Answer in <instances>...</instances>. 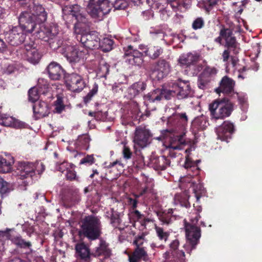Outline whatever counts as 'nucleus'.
<instances>
[{"label":"nucleus","instance_id":"1","mask_svg":"<svg viewBox=\"0 0 262 262\" xmlns=\"http://www.w3.org/2000/svg\"><path fill=\"white\" fill-rule=\"evenodd\" d=\"M201 185L196 186L193 189V192L196 199V203L193 204V207L197 211L194 219L191 220V223L185 222V229L187 244L191 247V249H195L196 245L199 243L201 237V229L195 224L201 218L200 213L202 210V206L200 205V199L202 196Z\"/></svg>","mask_w":262,"mask_h":262},{"label":"nucleus","instance_id":"2","mask_svg":"<svg viewBox=\"0 0 262 262\" xmlns=\"http://www.w3.org/2000/svg\"><path fill=\"white\" fill-rule=\"evenodd\" d=\"M126 0H116L114 4L108 0H89L87 12L94 18L101 20L110 13L113 7L115 9H124L127 7Z\"/></svg>","mask_w":262,"mask_h":262},{"label":"nucleus","instance_id":"3","mask_svg":"<svg viewBox=\"0 0 262 262\" xmlns=\"http://www.w3.org/2000/svg\"><path fill=\"white\" fill-rule=\"evenodd\" d=\"M101 229L102 225L99 219L94 215H88L83 220L78 235L80 237H86L91 241H94L100 236Z\"/></svg>","mask_w":262,"mask_h":262},{"label":"nucleus","instance_id":"4","mask_svg":"<svg viewBox=\"0 0 262 262\" xmlns=\"http://www.w3.org/2000/svg\"><path fill=\"white\" fill-rule=\"evenodd\" d=\"M64 19L74 18V30L76 33L79 34L81 29L89 26L88 15L84 9L78 5L66 6L62 9Z\"/></svg>","mask_w":262,"mask_h":262},{"label":"nucleus","instance_id":"5","mask_svg":"<svg viewBox=\"0 0 262 262\" xmlns=\"http://www.w3.org/2000/svg\"><path fill=\"white\" fill-rule=\"evenodd\" d=\"M234 104L228 98L214 100L209 105L211 117L215 119H224L230 116L233 111Z\"/></svg>","mask_w":262,"mask_h":262},{"label":"nucleus","instance_id":"6","mask_svg":"<svg viewBox=\"0 0 262 262\" xmlns=\"http://www.w3.org/2000/svg\"><path fill=\"white\" fill-rule=\"evenodd\" d=\"M199 60V55L188 53L181 55L178 61L181 67L185 68L187 74L194 75L202 69V65L198 64Z\"/></svg>","mask_w":262,"mask_h":262},{"label":"nucleus","instance_id":"7","mask_svg":"<svg viewBox=\"0 0 262 262\" xmlns=\"http://www.w3.org/2000/svg\"><path fill=\"white\" fill-rule=\"evenodd\" d=\"M41 168L40 170L37 169V165L36 164L29 161H18L16 163V172L19 177V179L24 180L28 178H32L35 172V170L38 171V173H42L45 170V166L40 163Z\"/></svg>","mask_w":262,"mask_h":262},{"label":"nucleus","instance_id":"8","mask_svg":"<svg viewBox=\"0 0 262 262\" xmlns=\"http://www.w3.org/2000/svg\"><path fill=\"white\" fill-rule=\"evenodd\" d=\"M63 49L64 50L62 53L64 56L72 66L80 62L81 60L83 61L88 54V50L83 47L68 46Z\"/></svg>","mask_w":262,"mask_h":262},{"label":"nucleus","instance_id":"9","mask_svg":"<svg viewBox=\"0 0 262 262\" xmlns=\"http://www.w3.org/2000/svg\"><path fill=\"white\" fill-rule=\"evenodd\" d=\"M67 89L74 93H80L86 86L83 77L79 74L72 73L64 76Z\"/></svg>","mask_w":262,"mask_h":262},{"label":"nucleus","instance_id":"10","mask_svg":"<svg viewBox=\"0 0 262 262\" xmlns=\"http://www.w3.org/2000/svg\"><path fill=\"white\" fill-rule=\"evenodd\" d=\"M170 71L169 62L163 58H160L155 62L150 68L151 75L158 80L167 76Z\"/></svg>","mask_w":262,"mask_h":262},{"label":"nucleus","instance_id":"11","mask_svg":"<svg viewBox=\"0 0 262 262\" xmlns=\"http://www.w3.org/2000/svg\"><path fill=\"white\" fill-rule=\"evenodd\" d=\"M36 46L35 41L30 38L25 42V54L26 60L34 64L38 63L42 57L41 54L38 52Z\"/></svg>","mask_w":262,"mask_h":262},{"label":"nucleus","instance_id":"12","mask_svg":"<svg viewBox=\"0 0 262 262\" xmlns=\"http://www.w3.org/2000/svg\"><path fill=\"white\" fill-rule=\"evenodd\" d=\"M26 32L21 27H13L5 35L8 42L12 46H17L25 42Z\"/></svg>","mask_w":262,"mask_h":262},{"label":"nucleus","instance_id":"13","mask_svg":"<svg viewBox=\"0 0 262 262\" xmlns=\"http://www.w3.org/2000/svg\"><path fill=\"white\" fill-rule=\"evenodd\" d=\"M152 134L145 126H139L136 128L134 141L139 146L143 148L150 144Z\"/></svg>","mask_w":262,"mask_h":262},{"label":"nucleus","instance_id":"14","mask_svg":"<svg viewBox=\"0 0 262 262\" xmlns=\"http://www.w3.org/2000/svg\"><path fill=\"white\" fill-rule=\"evenodd\" d=\"M188 121V118L186 113L176 112L168 118L167 123L173 132H179L184 130Z\"/></svg>","mask_w":262,"mask_h":262},{"label":"nucleus","instance_id":"15","mask_svg":"<svg viewBox=\"0 0 262 262\" xmlns=\"http://www.w3.org/2000/svg\"><path fill=\"white\" fill-rule=\"evenodd\" d=\"M220 34L223 36V39L225 41V47L231 49L233 54H237L240 48L232 30L229 28L223 27L220 30Z\"/></svg>","mask_w":262,"mask_h":262},{"label":"nucleus","instance_id":"16","mask_svg":"<svg viewBox=\"0 0 262 262\" xmlns=\"http://www.w3.org/2000/svg\"><path fill=\"white\" fill-rule=\"evenodd\" d=\"M77 38L88 49L94 50L99 48L100 38L97 32L92 31L79 36L77 35Z\"/></svg>","mask_w":262,"mask_h":262},{"label":"nucleus","instance_id":"17","mask_svg":"<svg viewBox=\"0 0 262 262\" xmlns=\"http://www.w3.org/2000/svg\"><path fill=\"white\" fill-rule=\"evenodd\" d=\"M125 62L132 66H141L144 61L142 52L134 49L131 45L124 48Z\"/></svg>","mask_w":262,"mask_h":262},{"label":"nucleus","instance_id":"18","mask_svg":"<svg viewBox=\"0 0 262 262\" xmlns=\"http://www.w3.org/2000/svg\"><path fill=\"white\" fill-rule=\"evenodd\" d=\"M19 25L23 30L28 33H32L38 24L35 18L31 12L28 11L22 12L18 17Z\"/></svg>","mask_w":262,"mask_h":262},{"label":"nucleus","instance_id":"19","mask_svg":"<svg viewBox=\"0 0 262 262\" xmlns=\"http://www.w3.org/2000/svg\"><path fill=\"white\" fill-rule=\"evenodd\" d=\"M235 130V126L232 123L228 121H224L216 128L217 138L223 141L228 142Z\"/></svg>","mask_w":262,"mask_h":262},{"label":"nucleus","instance_id":"20","mask_svg":"<svg viewBox=\"0 0 262 262\" xmlns=\"http://www.w3.org/2000/svg\"><path fill=\"white\" fill-rule=\"evenodd\" d=\"M112 250L105 241L101 239L97 247L91 253V255L100 259H106L112 255Z\"/></svg>","mask_w":262,"mask_h":262},{"label":"nucleus","instance_id":"21","mask_svg":"<svg viewBox=\"0 0 262 262\" xmlns=\"http://www.w3.org/2000/svg\"><path fill=\"white\" fill-rule=\"evenodd\" d=\"M64 206L70 208L78 204L80 201V196L77 189H68L66 190L62 197Z\"/></svg>","mask_w":262,"mask_h":262},{"label":"nucleus","instance_id":"22","mask_svg":"<svg viewBox=\"0 0 262 262\" xmlns=\"http://www.w3.org/2000/svg\"><path fill=\"white\" fill-rule=\"evenodd\" d=\"M235 81L226 75L223 76L219 82V86L215 89V92L217 94L223 93L225 94L234 93Z\"/></svg>","mask_w":262,"mask_h":262},{"label":"nucleus","instance_id":"23","mask_svg":"<svg viewBox=\"0 0 262 262\" xmlns=\"http://www.w3.org/2000/svg\"><path fill=\"white\" fill-rule=\"evenodd\" d=\"M58 27L56 26L41 27L37 31L36 36L40 39L49 42L58 33Z\"/></svg>","mask_w":262,"mask_h":262},{"label":"nucleus","instance_id":"24","mask_svg":"<svg viewBox=\"0 0 262 262\" xmlns=\"http://www.w3.org/2000/svg\"><path fill=\"white\" fill-rule=\"evenodd\" d=\"M172 88L176 91L179 99L185 98L190 93L191 87L188 80L179 79L172 84Z\"/></svg>","mask_w":262,"mask_h":262},{"label":"nucleus","instance_id":"25","mask_svg":"<svg viewBox=\"0 0 262 262\" xmlns=\"http://www.w3.org/2000/svg\"><path fill=\"white\" fill-rule=\"evenodd\" d=\"M47 71L49 78L53 80H59L65 76V71L57 62H51L47 67Z\"/></svg>","mask_w":262,"mask_h":262},{"label":"nucleus","instance_id":"26","mask_svg":"<svg viewBox=\"0 0 262 262\" xmlns=\"http://www.w3.org/2000/svg\"><path fill=\"white\" fill-rule=\"evenodd\" d=\"M32 5H29V12H31L32 15L35 18L38 24L44 23L47 18V13L41 5H37L34 2H32Z\"/></svg>","mask_w":262,"mask_h":262},{"label":"nucleus","instance_id":"27","mask_svg":"<svg viewBox=\"0 0 262 262\" xmlns=\"http://www.w3.org/2000/svg\"><path fill=\"white\" fill-rule=\"evenodd\" d=\"M170 160L168 157L165 156H152L150 160V165L156 170H164L170 166Z\"/></svg>","mask_w":262,"mask_h":262},{"label":"nucleus","instance_id":"28","mask_svg":"<svg viewBox=\"0 0 262 262\" xmlns=\"http://www.w3.org/2000/svg\"><path fill=\"white\" fill-rule=\"evenodd\" d=\"M129 262H147L149 260V255L146 247H135L131 254L128 256Z\"/></svg>","mask_w":262,"mask_h":262},{"label":"nucleus","instance_id":"29","mask_svg":"<svg viewBox=\"0 0 262 262\" xmlns=\"http://www.w3.org/2000/svg\"><path fill=\"white\" fill-rule=\"evenodd\" d=\"M161 94V89H157L144 96V103L147 107V109L151 110V111L156 110V106H154L151 107L150 104L154 103L156 101H159L162 100Z\"/></svg>","mask_w":262,"mask_h":262},{"label":"nucleus","instance_id":"30","mask_svg":"<svg viewBox=\"0 0 262 262\" xmlns=\"http://www.w3.org/2000/svg\"><path fill=\"white\" fill-rule=\"evenodd\" d=\"M33 110L36 119H40L47 116L49 113L48 104L43 101H39L33 106Z\"/></svg>","mask_w":262,"mask_h":262},{"label":"nucleus","instance_id":"31","mask_svg":"<svg viewBox=\"0 0 262 262\" xmlns=\"http://www.w3.org/2000/svg\"><path fill=\"white\" fill-rule=\"evenodd\" d=\"M200 162L199 160L196 161L191 160L188 155L186 156L184 167L187 169L188 174L191 177L199 174L200 168L198 167V163Z\"/></svg>","mask_w":262,"mask_h":262},{"label":"nucleus","instance_id":"32","mask_svg":"<svg viewBox=\"0 0 262 262\" xmlns=\"http://www.w3.org/2000/svg\"><path fill=\"white\" fill-rule=\"evenodd\" d=\"M207 119L205 116L201 115L195 117L191 122V128L192 133L196 134L199 132L205 129L207 126Z\"/></svg>","mask_w":262,"mask_h":262},{"label":"nucleus","instance_id":"33","mask_svg":"<svg viewBox=\"0 0 262 262\" xmlns=\"http://www.w3.org/2000/svg\"><path fill=\"white\" fill-rule=\"evenodd\" d=\"M146 88V83L139 81L133 83L128 88V95L129 98H135L141 94Z\"/></svg>","mask_w":262,"mask_h":262},{"label":"nucleus","instance_id":"34","mask_svg":"<svg viewBox=\"0 0 262 262\" xmlns=\"http://www.w3.org/2000/svg\"><path fill=\"white\" fill-rule=\"evenodd\" d=\"M76 254L78 258L88 261L91 255L89 248L84 243H77L75 246Z\"/></svg>","mask_w":262,"mask_h":262},{"label":"nucleus","instance_id":"35","mask_svg":"<svg viewBox=\"0 0 262 262\" xmlns=\"http://www.w3.org/2000/svg\"><path fill=\"white\" fill-rule=\"evenodd\" d=\"M14 163V158L11 156L6 155L5 157L0 156V173L11 172Z\"/></svg>","mask_w":262,"mask_h":262},{"label":"nucleus","instance_id":"36","mask_svg":"<svg viewBox=\"0 0 262 262\" xmlns=\"http://www.w3.org/2000/svg\"><path fill=\"white\" fill-rule=\"evenodd\" d=\"M173 212V209L170 208L167 211L166 210L157 211H156V214L160 221L162 223V225L168 226L172 223Z\"/></svg>","mask_w":262,"mask_h":262},{"label":"nucleus","instance_id":"37","mask_svg":"<svg viewBox=\"0 0 262 262\" xmlns=\"http://www.w3.org/2000/svg\"><path fill=\"white\" fill-rule=\"evenodd\" d=\"M146 56L152 60L158 59L164 53V49L159 46H150L144 51Z\"/></svg>","mask_w":262,"mask_h":262},{"label":"nucleus","instance_id":"38","mask_svg":"<svg viewBox=\"0 0 262 262\" xmlns=\"http://www.w3.org/2000/svg\"><path fill=\"white\" fill-rule=\"evenodd\" d=\"M189 195L188 193L185 191L180 193H177L174 195V202L176 204H179L181 207L186 208L190 207V204L188 201Z\"/></svg>","mask_w":262,"mask_h":262},{"label":"nucleus","instance_id":"39","mask_svg":"<svg viewBox=\"0 0 262 262\" xmlns=\"http://www.w3.org/2000/svg\"><path fill=\"white\" fill-rule=\"evenodd\" d=\"M170 5L176 11L184 12L190 8L191 0H174Z\"/></svg>","mask_w":262,"mask_h":262},{"label":"nucleus","instance_id":"40","mask_svg":"<svg viewBox=\"0 0 262 262\" xmlns=\"http://www.w3.org/2000/svg\"><path fill=\"white\" fill-rule=\"evenodd\" d=\"M91 139L88 134L79 136L76 141V145L79 150H88L90 147Z\"/></svg>","mask_w":262,"mask_h":262},{"label":"nucleus","instance_id":"41","mask_svg":"<svg viewBox=\"0 0 262 262\" xmlns=\"http://www.w3.org/2000/svg\"><path fill=\"white\" fill-rule=\"evenodd\" d=\"M11 241L20 248L30 249L32 247V244L30 242L26 241L20 235H12Z\"/></svg>","mask_w":262,"mask_h":262},{"label":"nucleus","instance_id":"42","mask_svg":"<svg viewBox=\"0 0 262 262\" xmlns=\"http://www.w3.org/2000/svg\"><path fill=\"white\" fill-rule=\"evenodd\" d=\"M53 106L54 113L61 114L64 111L66 105L64 102V97L62 95H57L56 100L54 102Z\"/></svg>","mask_w":262,"mask_h":262},{"label":"nucleus","instance_id":"43","mask_svg":"<svg viewBox=\"0 0 262 262\" xmlns=\"http://www.w3.org/2000/svg\"><path fill=\"white\" fill-rule=\"evenodd\" d=\"M178 144L176 145L174 142H171L169 145V152L168 156L170 158H175L177 156L176 152H174V150L181 149L182 146L184 145L185 142L183 141V138L181 136H177Z\"/></svg>","mask_w":262,"mask_h":262},{"label":"nucleus","instance_id":"44","mask_svg":"<svg viewBox=\"0 0 262 262\" xmlns=\"http://www.w3.org/2000/svg\"><path fill=\"white\" fill-rule=\"evenodd\" d=\"M114 41L108 38H104L101 40H100L99 48L103 52H107L112 50L113 48Z\"/></svg>","mask_w":262,"mask_h":262},{"label":"nucleus","instance_id":"45","mask_svg":"<svg viewBox=\"0 0 262 262\" xmlns=\"http://www.w3.org/2000/svg\"><path fill=\"white\" fill-rule=\"evenodd\" d=\"M131 114H132V118L133 120H138L140 121L141 120H144V115L141 113L139 106L138 103H135L133 104V107L130 111Z\"/></svg>","mask_w":262,"mask_h":262},{"label":"nucleus","instance_id":"46","mask_svg":"<svg viewBox=\"0 0 262 262\" xmlns=\"http://www.w3.org/2000/svg\"><path fill=\"white\" fill-rule=\"evenodd\" d=\"M110 219V223L112 226L115 228H119V226L121 224V220L119 213L115 211L113 209L111 210V214Z\"/></svg>","mask_w":262,"mask_h":262},{"label":"nucleus","instance_id":"47","mask_svg":"<svg viewBox=\"0 0 262 262\" xmlns=\"http://www.w3.org/2000/svg\"><path fill=\"white\" fill-rule=\"evenodd\" d=\"M29 101L33 103L37 101L39 98V94L41 93L37 88L33 87L28 91Z\"/></svg>","mask_w":262,"mask_h":262},{"label":"nucleus","instance_id":"48","mask_svg":"<svg viewBox=\"0 0 262 262\" xmlns=\"http://www.w3.org/2000/svg\"><path fill=\"white\" fill-rule=\"evenodd\" d=\"M98 91V85L96 83H95L93 85L92 89L90 90V92L87 95L83 97V102L86 104L89 103L92 99V98L97 94Z\"/></svg>","mask_w":262,"mask_h":262},{"label":"nucleus","instance_id":"49","mask_svg":"<svg viewBox=\"0 0 262 262\" xmlns=\"http://www.w3.org/2000/svg\"><path fill=\"white\" fill-rule=\"evenodd\" d=\"M37 86L40 92L43 94H46L48 93L50 88L47 80L43 78L38 79Z\"/></svg>","mask_w":262,"mask_h":262},{"label":"nucleus","instance_id":"50","mask_svg":"<svg viewBox=\"0 0 262 262\" xmlns=\"http://www.w3.org/2000/svg\"><path fill=\"white\" fill-rule=\"evenodd\" d=\"M12 229L7 228L5 231L0 230V245H5L6 241L10 240L12 235L10 232Z\"/></svg>","mask_w":262,"mask_h":262},{"label":"nucleus","instance_id":"51","mask_svg":"<svg viewBox=\"0 0 262 262\" xmlns=\"http://www.w3.org/2000/svg\"><path fill=\"white\" fill-rule=\"evenodd\" d=\"M155 229L159 239L166 242L169 236V233L168 232L164 231L162 227L157 226H155Z\"/></svg>","mask_w":262,"mask_h":262},{"label":"nucleus","instance_id":"52","mask_svg":"<svg viewBox=\"0 0 262 262\" xmlns=\"http://www.w3.org/2000/svg\"><path fill=\"white\" fill-rule=\"evenodd\" d=\"M14 118L6 115H0V124L5 126L11 127L14 121Z\"/></svg>","mask_w":262,"mask_h":262},{"label":"nucleus","instance_id":"53","mask_svg":"<svg viewBox=\"0 0 262 262\" xmlns=\"http://www.w3.org/2000/svg\"><path fill=\"white\" fill-rule=\"evenodd\" d=\"M180 245V242L178 239H175L169 244V250L166 252V254H174L175 252L178 250Z\"/></svg>","mask_w":262,"mask_h":262},{"label":"nucleus","instance_id":"54","mask_svg":"<svg viewBox=\"0 0 262 262\" xmlns=\"http://www.w3.org/2000/svg\"><path fill=\"white\" fill-rule=\"evenodd\" d=\"M10 191V184L0 179V194L2 196L9 193Z\"/></svg>","mask_w":262,"mask_h":262},{"label":"nucleus","instance_id":"55","mask_svg":"<svg viewBox=\"0 0 262 262\" xmlns=\"http://www.w3.org/2000/svg\"><path fill=\"white\" fill-rule=\"evenodd\" d=\"M161 98L162 99H165L166 100H169L171 97L177 95V93L175 90H167L161 89Z\"/></svg>","mask_w":262,"mask_h":262},{"label":"nucleus","instance_id":"56","mask_svg":"<svg viewBox=\"0 0 262 262\" xmlns=\"http://www.w3.org/2000/svg\"><path fill=\"white\" fill-rule=\"evenodd\" d=\"M75 167V166L73 164V165L66 172L65 176L67 180L72 181L77 180Z\"/></svg>","mask_w":262,"mask_h":262},{"label":"nucleus","instance_id":"57","mask_svg":"<svg viewBox=\"0 0 262 262\" xmlns=\"http://www.w3.org/2000/svg\"><path fill=\"white\" fill-rule=\"evenodd\" d=\"M202 72H206V74L205 76H207L209 78L213 80L214 76L216 75L217 73V70L214 67H210L209 66H207L204 69Z\"/></svg>","mask_w":262,"mask_h":262},{"label":"nucleus","instance_id":"58","mask_svg":"<svg viewBox=\"0 0 262 262\" xmlns=\"http://www.w3.org/2000/svg\"><path fill=\"white\" fill-rule=\"evenodd\" d=\"M205 21L203 18L198 17L194 19L192 24V28L193 30L201 29L204 27Z\"/></svg>","mask_w":262,"mask_h":262},{"label":"nucleus","instance_id":"59","mask_svg":"<svg viewBox=\"0 0 262 262\" xmlns=\"http://www.w3.org/2000/svg\"><path fill=\"white\" fill-rule=\"evenodd\" d=\"M210 83L209 80L202 77L201 75L199 76L198 78V86L200 89L204 90L207 89L209 86Z\"/></svg>","mask_w":262,"mask_h":262},{"label":"nucleus","instance_id":"60","mask_svg":"<svg viewBox=\"0 0 262 262\" xmlns=\"http://www.w3.org/2000/svg\"><path fill=\"white\" fill-rule=\"evenodd\" d=\"M95 162V159L93 155H88L83 158L80 162V164H85L86 165H91Z\"/></svg>","mask_w":262,"mask_h":262},{"label":"nucleus","instance_id":"61","mask_svg":"<svg viewBox=\"0 0 262 262\" xmlns=\"http://www.w3.org/2000/svg\"><path fill=\"white\" fill-rule=\"evenodd\" d=\"M107 111H102V110L97 109L95 119L97 121H107Z\"/></svg>","mask_w":262,"mask_h":262},{"label":"nucleus","instance_id":"62","mask_svg":"<svg viewBox=\"0 0 262 262\" xmlns=\"http://www.w3.org/2000/svg\"><path fill=\"white\" fill-rule=\"evenodd\" d=\"M99 70L100 72L101 73V77H106V75L109 73L110 71V66L106 62L101 63L99 65Z\"/></svg>","mask_w":262,"mask_h":262},{"label":"nucleus","instance_id":"63","mask_svg":"<svg viewBox=\"0 0 262 262\" xmlns=\"http://www.w3.org/2000/svg\"><path fill=\"white\" fill-rule=\"evenodd\" d=\"M73 165V164L64 161L58 166L57 169L61 172L63 173L64 171L66 172Z\"/></svg>","mask_w":262,"mask_h":262},{"label":"nucleus","instance_id":"64","mask_svg":"<svg viewBox=\"0 0 262 262\" xmlns=\"http://www.w3.org/2000/svg\"><path fill=\"white\" fill-rule=\"evenodd\" d=\"M144 241V236L138 235L135 237V239L133 241V245L135 246V247H144L143 246Z\"/></svg>","mask_w":262,"mask_h":262}]
</instances>
